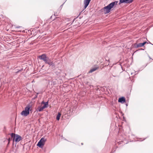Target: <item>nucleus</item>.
Here are the masks:
<instances>
[{
    "label": "nucleus",
    "mask_w": 153,
    "mask_h": 153,
    "mask_svg": "<svg viewBox=\"0 0 153 153\" xmlns=\"http://www.w3.org/2000/svg\"><path fill=\"white\" fill-rule=\"evenodd\" d=\"M118 1H115L109 4L107 6L103 8V11L105 14H107L111 11V9L115 5L117 4Z\"/></svg>",
    "instance_id": "obj_1"
},
{
    "label": "nucleus",
    "mask_w": 153,
    "mask_h": 153,
    "mask_svg": "<svg viewBox=\"0 0 153 153\" xmlns=\"http://www.w3.org/2000/svg\"><path fill=\"white\" fill-rule=\"evenodd\" d=\"M31 107V105H28L25 108V110H23L21 112V115L24 116H27L30 114L29 111H31L30 108Z\"/></svg>",
    "instance_id": "obj_2"
},
{
    "label": "nucleus",
    "mask_w": 153,
    "mask_h": 153,
    "mask_svg": "<svg viewBox=\"0 0 153 153\" xmlns=\"http://www.w3.org/2000/svg\"><path fill=\"white\" fill-rule=\"evenodd\" d=\"M10 136L12 138H13V142H15L16 143H17L22 139V138L20 136L13 133L11 134Z\"/></svg>",
    "instance_id": "obj_3"
},
{
    "label": "nucleus",
    "mask_w": 153,
    "mask_h": 153,
    "mask_svg": "<svg viewBox=\"0 0 153 153\" xmlns=\"http://www.w3.org/2000/svg\"><path fill=\"white\" fill-rule=\"evenodd\" d=\"M39 58L40 59L44 61L45 63L47 62L48 60L49 59V58L46 56L45 54H43L41 56H39Z\"/></svg>",
    "instance_id": "obj_4"
},
{
    "label": "nucleus",
    "mask_w": 153,
    "mask_h": 153,
    "mask_svg": "<svg viewBox=\"0 0 153 153\" xmlns=\"http://www.w3.org/2000/svg\"><path fill=\"white\" fill-rule=\"evenodd\" d=\"M133 1V0H120L119 2V4H120L121 3H130Z\"/></svg>",
    "instance_id": "obj_5"
},
{
    "label": "nucleus",
    "mask_w": 153,
    "mask_h": 153,
    "mask_svg": "<svg viewBox=\"0 0 153 153\" xmlns=\"http://www.w3.org/2000/svg\"><path fill=\"white\" fill-rule=\"evenodd\" d=\"M99 68V67L97 66H95L91 68L90 70L89 71V73H92L98 69Z\"/></svg>",
    "instance_id": "obj_6"
},
{
    "label": "nucleus",
    "mask_w": 153,
    "mask_h": 153,
    "mask_svg": "<svg viewBox=\"0 0 153 153\" xmlns=\"http://www.w3.org/2000/svg\"><path fill=\"white\" fill-rule=\"evenodd\" d=\"M91 0H84V8L85 9L88 6Z\"/></svg>",
    "instance_id": "obj_7"
},
{
    "label": "nucleus",
    "mask_w": 153,
    "mask_h": 153,
    "mask_svg": "<svg viewBox=\"0 0 153 153\" xmlns=\"http://www.w3.org/2000/svg\"><path fill=\"white\" fill-rule=\"evenodd\" d=\"M125 98L124 97H122L119 98L118 102L121 103H123L125 102Z\"/></svg>",
    "instance_id": "obj_8"
},
{
    "label": "nucleus",
    "mask_w": 153,
    "mask_h": 153,
    "mask_svg": "<svg viewBox=\"0 0 153 153\" xmlns=\"http://www.w3.org/2000/svg\"><path fill=\"white\" fill-rule=\"evenodd\" d=\"M46 63L50 65H52V66L54 65V64L53 62H52L49 59L48 60Z\"/></svg>",
    "instance_id": "obj_9"
},
{
    "label": "nucleus",
    "mask_w": 153,
    "mask_h": 153,
    "mask_svg": "<svg viewBox=\"0 0 153 153\" xmlns=\"http://www.w3.org/2000/svg\"><path fill=\"white\" fill-rule=\"evenodd\" d=\"M44 145V143L39 141L37 144V146L39 147L42 148Z\"/></svg>",
    "instance_id": "obj_10"
},
{
    "label": "nucleus",
    "mask_w": 153,
    "mask_h": 153,
    "mask_svg": "<svg viewBox=\"0 0 153 153\" xmlns=\"http://www.w3.org/2000/svg\"><path fill=\"white\" fill-rule=\"evenodd\" d=\"M42 103H43L44 104V105L43 106V107L45 108L48 107V102H42Z\"/></svg>",
    "instance_id": "obj_11"
},
{
    "label": "nucleus",
    "mask_w": 153,
    "mask_h": 153,
    "mask_svg": "<svg viewBox=\"0 0 153 153\" xmlns=\"http://www.w3.org/2000/svg\"><path fill=\"white\" fill-rule=\"evenodd\" d=\"M135 46L136 47L138 48L139 47H141L143 46V45L142 43H139L138 44H135Z\"/></svg>",
    "instance_id": "obj_12"
},
{
    "label": "nucleus",
    "mask_w": 153,
    "mask_h": 153,
    "mask_svg": "<svg viewBox=\"0 0 153 153\" xmlns=\"http://www.w3.org/2000/svg\"><path fill=\"white\" fill-rule=\"evenodd\" d=\"M46 141V139L44 138H42L40 140V141L42 142V143L44 144L45 142Z\"/></svg>",
    "instance_id": "obj_13"
},
{
    "label": "nucleus",
    "mask_w": 153,
    "mask_h": 153,
    "mask_svg": "<svg viewBox=\"0 0 153 153\" xmlns=\"http://www.w3.org/2000/svg\"><path fill=\"white\" fill-rule=\"evenodd\" d=\"M44 108H44V107L43 106L40 107H38V110L39 111H42L43 110V109Z\"/></svg>",
    "instance_id": "obj_14"
},
{
    "label": "nucleus",
    "mask_w": 153,
    "mask_h": 153,
    "mask_svg": "<svg viewBox=\"0 0 153 153\" xmlns=\"http://www.w3.org/2000/svg\"><path fill=\"white\" fill-rule=\"evenodd\" d=\"M60 116H61V114L59 113L56 116V119L58 120H59L60 118Z\"/></svg>",
    "instance_id": "obj_15"
},
{
    "label": "nucleus",
    "mask_w": 153,
    "mask_h": 153,
    "mask_svg": "<svg viewBox=\"0 0 153 153\" xmlns=\"http://www.w3.org/2000/svg\"><path fill=\"white\" fill-rule=\"evenodd\" d=\"M147 43L146 42H144L143 43H142L143 46L145 44Z\"/></svg>",
    "instance_id": "obj_16"
},
{
    "label": "nucleus",
    "mask_w": 153,
    "mask_h": 153,
    "mask_svg": "<svg viewBox=\"0 0 153 153\" xmlns=\"http://www.w3.org/2000/svg\"><path fill=\"white\" fill-rule=\"evenodd\" d=\"M8 142H9V143H10V138H9L8 139Z\"/></svg>",
    "instance_id": "obj_17"
},
{
    "label": "nucleus",
    "mask_w": 153,
    "mask_h": 153,
    "mask_svg": "<svg viewBox=\"0 0 153 153\" xmlns=\"http://www.w3.org/2000/svg\"><path fill=\"white\" fill-rule=\"evenodd\" d=\"M20 27V26H18V27H16V28H19V27Z\"/></svg>",
    "instance_id": "obj_18"
},
{
    "label": "nucleus",
    "mask_w": 153,
    "mask_h": 153,
    "mask_svg": "<svg viewBox=\"0 0 153 153\" xmlns=\"http://www.w3.org/2000/svg\"><path fill=\"white\" fill-rule=\"evenodd\" d=\"M9 142H8V144H7V146H8V145H9Z\"/></svg>",
    "instance_id": "obj_19"
},
{
    "label": "nucleus",
    "mask_w": 153,
    "mask_h": 153,
    "mask_svg": "<svg viewBox=\"0 0 153 153\" xmlns=\"http://www.w3.org/2000/svg\"><path fill=\"white\" fill-rule=\"evenodd\" d=\"M113 76H114V77L115 76H114V75H113Z\"/></svg>",
    "instance_id": "obj_20"
},
{
    "label": "nucleus",
    "mask_w": 153,
    "mask_h": 153,
    "mask_svg": "<svg viewBox=\"0 0 153 153\" xmlns=\"http://www.w3.org/2000/svg\"><path fill=\"white\" fill-rule=\"evenodd\" d=\"M82 145H83V143H82Z\"/></svg>",
    "instance_id": "obj_21"
}]
</instances>
